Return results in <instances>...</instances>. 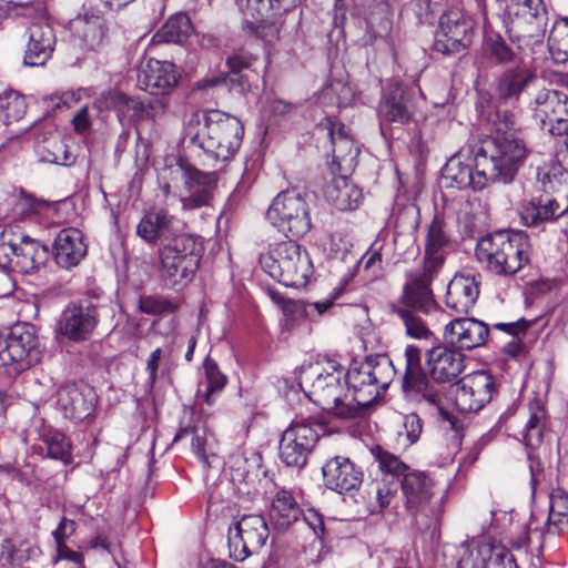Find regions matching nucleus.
<instances>
[{
  "instance_id": "f257e3e1",
  "label": "nucleus",
  "mask_w": 568,
  "mask_h": 568,
  "mask_svg": "<svg viewBox=\"0 0 568 568\" xmlns=\"http://www.w3.org/2000/svg\"><path fill=\"white\" fill-rule=\"evenodd\" d=\"M437 271L438 260L434 258L406 273L399 298L389 305L390 315L412 338L428 339L433 335L418 313L429 314L436 308L432 282Z\"/></svg>"
},
{
  "instance_id": "f03ea898",
  "label": "nucleus",
  "mask_w": 568,
  "mask_h": 568,
  "mask_svg": "<svg viewBox=\"0 0 568 568\" xmlns=\"http://www.w3.org/2000/svg\"><path fill=\"white\" fill-rule=\"evenodd\" d=\"M190 123L192 142L209 156L217 161L230 160L239 150L244 128L240 119L219 110L204 111L194 115Z\"/></svg>"
},
{
  "instance_id": "7ed1b4c3",
  "label": "nucleus",
  "mask_w": 568,
  "mask_h": 568,
  "mask_svg": "<svg viewBox=\"0 0 568 568\" xmlns=\"http://www.w3.org/2000/svg\"><path fill=\"white\" fill-rule=\"evenodd\" d=\"M529 241L523 232L497 231L476 245L477 261L496 275H514L529 261Z\"/></svg>"
},
{
  "instance_id": "20e7f679",
  "label": "nucleus",
  "mask_w": 568,
  "mask_h": 568,
  "mask_svg": "<svg viewBox=\"0 0 568 568\" xmlns=\"http://www.w3.org/2000/svg\"><path fill=\"white\" fill-rule=\"evenodd\" d=\"M300 386L310 400L334 416L343 419L359 416V406L351 398L341 372L320 373L318 367L310 368L302 375Z\"/></svg>"
},
{
  "instance_id": "39448f33",
  "label": "nucleus",
  "mask_w": 568,
  "mask_h": 568,
  "mask_svg": "<svg viewBox=\"0 0 568 568\" xmlns=\"http://www.w3.org/2000/svg\"><path fill=\"white\" fill-rule=\"evenodd\" d=\"M260 263L272 278L291 287L304 286L313 273L308 253L291 240L270 245Z\"/></svg>"
},
{
  "instance_id": "423d86ee",
  "label": "nucleus",
  "mask_w": 568,
  "mask_h": 568,
  "mask_svg": "<svg viewBox=\"0 0 568 568\" xmlns=\"http://www.w3.org/2000/svg\"><path fill=\"white\" fill-rule=\"evenodd\" d=\"M528 148L523 136H493L486 149L478 152L481 173L490 182L509 183L517 175L528 156Z\"/></svg>"
},
{
  "instance_id": "0eeeda50",
  "label": "nucleus",
  "mask_w": 568,
  "mask_h": 568,
  "mask_svg": "<svg viewBox=\"0 0 568 568\" xmlns=\"http://www.w3.org/2000/svg\"><path fill=\"white\" fill-rule=\"evenodd\" d=\"M393 375L392 362L386 356L367 357L347 372L346 384L359 414L389 386Z\"/></svg>"
},
{
  "instance_id": "6e6552de",
  "label": "nucleus",
  "mask_w": 568,
  "mask_h": 568,
  "mask_svg": "<svg viewBox=\"0 0 568 568\" xmlns=\"http://www.w3.org/2000/svg\"><path fill=\"white\" fill-rule=\"evenodd\" d=\"M201 250L196 241L186 234L169 240L159 251L161 278L169 286L189 282L199 267Z\"/></svg>"
},
{
  "instance_id": "1a4fd4ad",
  "label": "nucleus",
  "mask_w": 568,
  "mask_h": 568,
  "mask_svg": "<svg viewBox=\"0 0 568 568\" xmlns=\"http://www.w3.org/2000/svg\"><path fill=\"white\" fill-rule=\"evenodd\" d=\"M406 369L403 379L405 397L433 413L445 414L448 409V399L442 389L436 386L420 367V351L416 346L405 349Z\"/></svg>"
},
{
  "instance_id": "9d476101",
  "label": "nucleus",
  "mask_w": 568,
  "mask_h": 568,
  "mask_svg": "<svg viewBox=\"0 0 568 568\" xmlns=\"http://www.w3.org/2000/svg\"><path fill=\"white\" fill-rule=\"evenodd\" d=\"M42 355L40 338L30 324L18 323L7 335L0 336V367L13 366L21 372L40 363Z\"/></svg>"
},
{
  "instance_id": "9b49d317",
  "label": "nucleus",
  "mask_w": 568,
  "mask_h": 568,
  "mask_svg": "<svg viewBox=\"0 0 568 568\" xmlns=\"http://www.w3.org/2000/svg\"><path fill=\"white\" fill-rule=\"evenodd\" d=\"M266 217L286 236L301 237L311 230L308 206L296 190L278 193L272 201Z\"/></svg>"
},
{
  "instance_id": "f8f14e48",
  "label": "nucleus",
  "mask_w": 568,
  "mask_h": 568,
  "mask_svg": "<svg viewBox=\"0 0 568 568\" xmlns=\"http://www.w3.org/2000/svg\"><path fill=\"white\" fill-rule=\"evenodd\" d=\"M508 32L517 40H539L545 36L548 12L544 0H509Z\"/></svg>"
},
{
  "instance_id": "ddd939ff",
  "label": "nucleus",
  "mask_w": 568,
  "mask_h": 568,
  "mask_svg": "<svg viewBox=\"0 0 568 568\" xmlns=\"http://www.w3.org/2000/svg\"><path fill=\"white\" fill-rule=\"evenodd\" d=\"M474 34V22L455 6L446 10L439 19V32L434 43L437 52L454 54L470 45Z\"/></svg>"
},
{
  "instance_id": "4468645a",
  "label": "nucleus",
  "mask_w": 568,
  "mask_h": 568,
  "mask_svg": "<svg viewBox=\"0 0 568 568\" xmlns=\"http://www.w3.org/2000/svg\"><path fill=\"white\" fill-rule=\"evenodd\" d=\"M270 529L261 515H244L229 530L231 556L239 561L257 552L266 542Z\"/></svg>"
},
{
  "instance_id": "2eb2a0df",
  "label": "nucleus",
  "mask_w": 568,
  "mask_h": 568,
  "mask_svg": "<svg viewBox=\"0 0 568 568\" xmlns=\"http://www.w3.org/2000/svg\"><path fill=\"white\" fill-rule=\"evenodd\" d=\"M532 116L551 135L568 132V94L550 89L539 90L530 102Z\"/></svg>"
},
{
  "instance_id": "dca6fc26",
  "label": "nucleus",
  "mask_w": 568,
  "mask_h": 568,
  "mask_svg": "<svg viewBox=\"0 0 568 568\" xmlns=\"http://www.w3.org/2000/svg\"><path fill=\"white\" fill-rule=\"evenodd\" d=\"M454 404L462 413L480 410L496 392L495 379L486 371H476L462 377L450 386Z\"/></svg>"
},
{
  "instance_id": "f3484780",
  "label": "nucleus",
  "mask_w": 568,
  "mask_h": 568,
  "mask_svg": "<svg viewBox=\"0 0 568 568\" xmlns=\"http://www.w3.org/2000/svg\"><path fill=\"white\" fill-rule=\"evenodd\" d=\"M317 440L318 434L308 422H292L280 440L281 460L290 467H304Z\"/></svg>"
},
{
  "instance_id": "a211bd4d",
  "label": "nucleus",
  "mask_w": 568,
  "mask_h": 568,
  "mask_svg": "<svg viewBox=\"0 0 568 568\" xmlns=\"http://www.w3.org/2000/svg\"><path fill=\"white\" fill-rule=\"evenodd\" d=\"M465 359L464 353L447 343L432 347L426 353V365L432 378L430 382L445 394L442 385L457 381L465 368Z\"/></svg>"
},
{
  "instance_id": "6ab92c4d",
  "label": "nucleus",
  "mask_w": 568,
  "mask_h": 568,
  "mask_svg": "<svg viewBox=\"0 0 568 568\" xmlns=\"http://www.w3.org/2000/svg\"><path fill=\"white\" fill-rule=\"evenodd\" d=\"M489 332L488 325L479 320L458 317L446 324L443 336L445 343L464 353L485 345Z\"/></svg>"
},
{
  "instance_id": "aec40b11",
  "label": "nucleus",
  "mask_w": 568,
  "mask_h": 568,
  "mask_svg": "<svg viewBox=\"0 0 568 568\" xmlns=\"http://www.w3.org/2000/svg\"><path fill=\"white\" fill-rule=\"evenodd\" d=\"M98 324V310L93 304H69L61 314L59 331L69 339H87Z\"/></svg>"
},
{
  "instance_id": "412c9836",
  "label": "nucleus",
  "mask_w": 568,
  "mask_h": 568,
  "mask_svg": "<svg viewBox=\"0 0 568 568\" xmlns=\"http://www.w3.org/2000/svg\"><path fill=\"white\" fill-rule=\"evenodd\" d=\"M458 568H517L514 556L501 546L471 542L464 551Z\"/></svg>"
},
{
  "instance_id": "4be33fe9",
  "label": "nucleus",
  "mask_w": 568,
  "mask_h": 568,
  "mask_svg": "<svg viewBox=\"0 0 568 568\" xmlns=\"http://www.w3.org/2000/svg\"><path fill=\"white\" fill-rule=\"evenodd\" d=\"M322 471L326 487L339 494L357 489L363 480L362 470L347 457L329 459Z\"/></svg>"
},
{
  "instance_id": "5701e85b",
  "label": "nucleus",
  "mask_w": 568,
  "mask_h": 568,
  "mask_svg": "<svg viewBox=\"0 0 568 568\" xmlns=\"http://www.w3.org/2000/svg\"><path fill=\"white\" fill-rule=\"evenodd\" d=\"M481 171L483 166L478 164V153L475 156V170L471 164L464 163L459 158L453 156L444 166L443 180L448 187L481 190L490 181Z\"/></svg>"
},
{
  "instance_id": "b1692460",
  "label": "nucleus",
  "mask_w": 568,
  "mask_h": 568,
  "mask_svg": "<svg viewBox=\"0 0 568 568\" xmlns=\"http://www.w3.org/2000/svg\"><path fill=\"white\" fill-rule=\"evenodd\" d=\"M325 129L328 132L333 148V163L337 165L339 171L348 172L353 170L359 151L354 145V141L345 125L332 118H327Z\"/></svg>"
},
{
  "instance_id": "393cba45",
  "label": "nucleus",
  "mask_w": 568,
  "mask_h": 568,
  "mask_svg": "<svg viewBox=\"0 0 568 568\" xmlns=\"http://www.w3.org/2000/svg\"><path fill=\"white\" fill-rule=\"evenodd\" d=\"M72 37L79 41V45L94 50L99 48L105 38V21L95 11L85 10L69 22Z\"/></svg>"
},
{
  "instance_id": "a878e982",
  "label": "nucleus",
  "mask_w": 568,
  "mask_h": 568,
  "mask_svg": "<svg viewBox=\"0 0 568 568\" xmlns=\"http://www.w3.org/2000/svg\"><path fill=\"white\" fill-rule=\"evenodd\" d=\"M88 252L83 234L78 229L61 230L53 243L55 263L62 268H71L80 264Z\"/></svg>"
},
{
  "instance_id": "bb28decb",
  "label": "nucleus",
  "mask_w": 568,
  "mask_h": 568,
  "mask_svg": "<svg viewBox=\"0 0 568 568\" xmlns=\"http://www.w3.org/2000/svg\"><path fill=\"white\" fill-rule=\"evenodd\" d=\"M174 64L150 59L139 77V85L150 94H168L176 84Z\"/></svg>"
},
{
  "instance_id": "cd10ccee",
  "label": "nucleus",
  "mask_w": 568,
  "mask_h": 568,
  "mask_svg": "<svg viewBox=\"0 0 568 568\" xmlns=\"http://www.w3.org/2000/svg\"><path fill=\"white\" fill-rule=\"evenodd\" d=\"M55 36L50 24L45 22L32 23L28 29L24 63L31 67L44 64L53 52Z\"/></svg>"
},
{
  "instance_id": "c85d7f7f",
  "label": "nucleus",
  "mask_w": 568,
  "mask_h": 568,
  "mask_svg": "<svg viewBox=\"0 0 568 568\" xmlns=\"http://www.w3.org/2000/svg\"><path fill=\"white\" fill-rule=\"evenodd\" d=\"M85 390L87 393L77 385H64L59 388L57 403L65 418L80 422L91 415L93 396L91 389Z\"/></svg>"
},
{
  "instance_id": "c756f323",
  "label": "nucleus",
  "mask_w": 568,
  "mask_h": 568,
  "mask_svg": "<svg viewBox=\"0 0 568 568\" xmlns=\"http://www.w3.org/2000/svg\"><path fill=\"white\" fill-rule=\"evenodd\" d=\"M184 185L189 192L181 199L184 210H195L209 204L215 185V176L196 169H186L184 172Z\"/></svg>"
},
{
  "instance_id": "7c9ffc66",
  "label": "nucleus",
  "mask_w": 568,
  "mask_h": 568,
  "mask_svg": "<svg viewBox=\"0 0 568 568\" xmlns=\"http://www.w3.org/2000/svg\"><path fill=\"white\" fill-rule=\"evenodd\" d=\"M478 295L479 287L474 276L455 275L447 286L445 304L457 314L468 313Z\"/></svg>"
},
{
  "instance_id": "2f4dec72",
  "label": "nucleus",
  "mask_w": 568,
  "mask_h": 568,
  "mask_svg": "<svg viewBox=\"0 0 568 568\" xmlns=\"http://www.w3.org/2000/svg\"><path fill=\"white\" fill-rule=\"evenodd\" d=\"M274 529L283 531L302 517V509L292 491L280 488L273 495L268 510Z\"/></svg>"
},
{
  "instance_id": "473e14b6",
  "label": "nucleus",
  "mask_w": 568,
  "mask_h": 568,
  "mask_svg": "<svg viewBox=\"0 0 568 568\" xmlns=\"http://www.w3.org/2000/svg\"><path fill=\"white\" fill-rule=\"evenodd\" d=\"M402 489L408 509L422 510L434 495L433 479L422 471L405 474L402 481Z\"/></svg>"
},
{
  "instance_id": "72a5a7b5",
  "label": "nucleus",
  "mask_w": 568,
  "mask_h": 568,
  "mask_svg": "<svg viewBox=\"0 0 568 568\" xmlns=\"http://www.w3.org/2000/svg\"><path fill=\"white\" fill-rule=\"evenodd\" d=\"M324 194L326 201L339 211L355 210L363 201L362 190L344 175L334 178Z\"/></svg>"
},
{
  "instance_id": "f704fd0d",
  "label": "nucleus",
  "mask_w": 568,
  "mask_h": 568,
  "mask_svg": "<svg viewBox=\"0 0 568 568\" xmlns=\"http://www.w3.org/2000/svg\"><path fill=\"white\" fill-rule=\"evenodd\" d=\"M535 79V73L525 65L508 68L496 80V94L499 100L518 101Z\"/></svg>"
},
{
  "instance_id": "c9c22d12",
  "label": "nucleus",
  "mask_w": 568,
  "mask_h": 568,
  "mask_svg": "<svg viewBox=\"0 0 568 568\" xmlns=\"http://www.w3.org/2000/svg\"><path fill=\"white\" fill-rule=\"evenodd\" d=\"M172 225L173 216L165 210H153L141 219L136 226V234L146 243L156 244L159 240L170 234Z\"/></svg>"
},
{
  "instance_id": "e433bc0d",
  "label": "nucleus",
  "mask_w": 568,
  "mask_h": 568,
  "mask_svg": "<svg viewBox=\"0 0 568 568\" xmlns=\"http://www.w3.org/2000/svg\"><path fill=\"white\" fill-rule=\"evenodd\" d=\"M381 111L387 121L404 124L414 114V103L405 91L397 87L385 97Z\"/></svg>"
},
{
  "instance_id": "4c0bfd02",
  "label": "nucleus",
  "mask_w": 568,
  "mask_h": 568,
  "mask_svg": "<svg viewBox=\"0 0 568 568\" xmlns=\"http://www.w3.org/2000/svg\"><path fill=\"white\" fill-rule=\"evenodd\" d=\"M192 33V24L184 13L172 16L154 34V42L182 43Z\"/></svg>"
},
{
  "instance_id": "58836bf2",
  "label": "nucleus",
  "mask_w": 568,
  "mask_h": 568,
  "mask_svg": "<svg viewBox=\"0 0 568 568\" xmlns=\"http://www.w3.org/2000/svg\"><path fill=\"white\" fill-rule=\"evenodd\" d=\"M548 534L568 532V495L557 490L550 495Z\"/></svg>"
},
{
  "instance_id": "ea45409f",
  "label": "nucleus",
  "mask_w": 568,
  "mask_h": 568,
  "mask_svg": "<svg viewBox=\"0 0 568 568\" xmlns=\"http://www.w3.org/2000/svg\"><path fill=\"white\" fill-rule=\"evenodd\" d=\"M531 325V322L519 318L515 322H499L493 324V329L499 331L508 335L511 339L504 345V352L511 357H516L524 352L523 336Z\"/></svg>"
},
{
  "instance_id": "a19ab883",
  "label": "nucleus",
  "mask_w": 568,
  "mask_h": 568,
  "mask_svg": "<svg viewBox=\"0 0 568 568\" xmlns=\"http://www.w3.org/2000/svg\"><path fill=\"white\" fill-rule=\"evenodd\" d=\"M447 243L448 235L445 229V224L440 219L435 217L428 227L424 262L436 258L438 260L439 268L444 262V256L440 252L447 245Z\"/></svg>"
},
{
  "instance_id": "79ce46f5",
  "label": "nucleus",
  "mask_w": 568,
  "mask_h": 568,
  "mask_svg": "<svg viewBox=\"0 0 568 568\" xmlns=\"http://www.w3.org/2000/svg\"><path fill=\"white\" fill-rule=\"evenodd\" d=\"M44 254V248L38 242L29 236H23L20 243L17 244L16 267L21 272H30L42 263Z\"/></svg>"
},
{
  "instance_id": "37998d69",
  "label": "nucleus",
  "mask_w": 568,
  "mask_h": 568,
  "mask_svg": "<svg viewBox=\"0 0 568 568\" xmlns=\"http://www.w3.org/2000/svg\"><path fill=\"white\" fill-rule=\"evenodd\" d=\"M371 453L383 476L382 478L387 479V477H392L390 480H395L399 478V476L407 474L408 466L398 456L385 450L378 445L372 447Z\"/></svg>"
},
{
  "instance_id": "c03bdc74",
  "label": "nucleus",
  "mask_w": 568,
  "mask_h": 568,
  "mask_svg": "<svg viewBox=\"0 0 568 568\" xmlns=\"http://www.w3.org/2000/svg\"><path fill=\"white\" fill-rule=\"evenodd\" d=\"M95 106L100 110H115L119 118L124 115L130 110L140 112L142 104L120 91H108L102 93L94 102Z\"/></svg>"
},
{
  "instance_id": "a18cd8bd",
  "label": "nucleus",
  "mask_w": 568,
  "mask_h": 568,
  "mask_svg": "<svg viewBox=\"0 0 568 568\" xmlns=\"http://www.w3.org/2000/svg\"><path fill=\"white\" fill-rule=\"evenodd\" d=\"M210 88H221L241 94L248 88V80L243 74L230 71L227 73L203 79L194 85V89L196 90H206Z\"/></svg>"
},
{
  "instance_id": "49530a36",
  "label": "nucleus",
  "mask_w": 568,
  "mask_h": 568,
  "mask_svg": "<svg viewBox=\"0 0 568 568\" xmlns=\"http://www.w3.org/2000/svg\"><path fill=\"white\" fill-rule=\"evenodd\" d=\"M397 491L396 480H387L385 478L373 479L367 486V497L371 501H375V507L379 510L386 508Z\"/></svg>"
},
{
  "instance_id": "de8ad7c7",
  "label": "nucleus",
  "mask_w": 568,
  "mask_h": 568,
  "mask_svg": "<svg viewBox=\"0 0 568 568\" xmlns=\"http://www.w3.org/2000/svg\"><path fill=\"white\" fill-rule=\"evenodd\" d=\"M548 41L550 51L556 60H568V18H561L555 22Z\"/></svg>"
},
{
  "instance_id": "09e8293b",
  "label": "nucleus",
  "mask_w": 568,
  "mask_h": 568,
  "mask_svg": "<svg viewBox=\"0 0 568 568\" xmlns=\"http://www.w3.org/2000/svg\"><path fill=\"white\" fill-rule=\"evenodd\" d=\"M557 209L558 204L552 200L545 204L531 201L524 207L521 217L527 226H536L541 222L551 220Z\"/></svg>"
},
{
  "instance_id": "8fccbe9b",
  "label": "nucleus",
  "mask_w": 568,
  "mask_h": 568,
  "mask_svg": "<svg viewBox=\"0 0 568 568\" xmlns=\"http://www.w3.org/2000/svg\"><path fill=\"white\" fill-rule=\"evenodd\" d=\"M26 110V100L17 92H8L0 99V119L7 124L22 119Z\"/></svg>"
},
{
  "instance_id": "3c124183",
  "label": "nucleus",
  "mask_w": 568,
  "mask_h": 568,
  "mask_svg": "<svg viewBox=\"0 0 568 568\" xmlns=\"http://www.w3.org/2000/svg\"><path fill=\"white\" fill-rule=\"evenodd\" d=\"M529 410L530 415L526 424L525 440L528 445H535L541 442L545 426V409L536 402L530 405Z\"/></svg>"
},
{
  "instance_id": "603ef678",
  "label": "nucleus",
  "mask_w": 568,
  "mask_h": 568,
  "mask_svg": "<svg viewBox=\"0 0 568 568\" xmlns=\"http://www.w3.org/2000/svg\"><path fill=\"white\" fill-rule=\"evenodd\" d=\"M204 369L206 379L204 399L209 405H212L214 394L221 392L226 385V377L220 372L216 363L211 359L205 361Z\"/></svg>"
},
{
  "instance_id": "864d4df0",
  "label": "nucleus",
  "mask_w": 568,
  "mask_h": 568,
  "mask_svg": "<svg viewBox=\"0 0 568 568\" xmlns=\"http://www.w3.org/2000/svg\"><path fill=\"white\" fill-rule=\"evenodd\" d=\"M182 439H190L191 447L194 454L201 458L205 459V445H206V430L200 427H186L182 428L174 437V442H180Z\"/></svg>"
},
{
  "instance_id": "5fc2aeb1",
  "label": "nucleus",
  "mask_w": 568,
  "mask_h": 568,
  "mask_svg": "<svg viewBox=\"0 0 568 568\" xmlns=\"http://www.w3.org/2000/svg\"><path fill=\"white\" fill-rule=\"evenodd\" d=\"M48 455L51 458L69 463L71 458V445L69 439L61 433H53L45 437Z\"/></svg>"
},
{
  "instance_id": "6e6d98bb",
  "label": "nucleus",
  "mask_w": 568,
  "mask_h": 568,
  "mask_svg": "<svg viewBox=\"0 0 568 568\" xmlns=\"http://www.w3.org/2000/svg\"><path fill=\"white\" fill-rule=\"evenodd\" d=\"M486 51L497 63L506 64L515 60V53L499 36H489L486 40Z\"/></svg>"
},
{
  "instance_id": "4d7b16f0",
  "label": "nucleus",
  "mask_w": 568,
  "mask_h": 568,
  "mask_svg": "<svg viewBox=\"0 0 568 568\" xmlns=\"http://www.w3.org/2000/svg\"><path fill=\"white\" fill-rule=\"evenodd\" d=\"M494 128H495L494 136H507V135L521 136V132L517 128L516 115L513 111L498 110L496 112V120L494 121Z\"/></svg>"
},
{
  "instance_id": "13d9d810",
  "label": "nucleus",
  "mask_w": 568,
  "mask_h": 568,
  "mask_svg": "<svg viewBox=\"0 0 568 568\" xmlns=\"http://www.w3.org/2000/svg\"><path fill=\"white\" fill-rule=\"evenodd\" d=\"M351 91L348 88H346L344 84L337 82L333 83L329 87L325 88L321 93V101L322 103L329 102L331 104L336 105L337 108H341L346 104L347 98L349 95Z\"/></svg>"
},
{
  "instance_id": "bf43d9fd",
  "label": "nucleus",
  "mask_w": 568,
  "mask_h": 568,
  "mask_svg": "<svg viewBox=\"0 0 568 568\" xmlns=\"http://www.w3.org/2000/svg\"><path fill=\"white\" fill-rule=\"evenodd\" d=\"M139 308L142 313L150 315L172 313L174 311L170 302L156 296H142L139 301Z\"/></svg>"
},
{
  "instance_id": "052dcab7",
  "label": "nucleus",
  "mask_w": 568,
  "mask_h": 568,
  "mask_svg": "<svg viewBox=\"0 0 568 568\" xmlns=\"http://www.w3.org/2000/svg\"><path fill=\"white\" fill-rule=\"evenodd\" d=\"M272 298L280 302L277 294H272ZM281 303L284 314L292 317V321L308 316L307 302L305 301L281 300Z\"/></svg>"
},
{
  "instance_id": "680f3d73",
  "label": "nucleus",
  "mask_w": 568,
  "mask_h": 568,
  "mask_svg": "<svg viewBox=\"0 0 568 568\" xmlns=\"http://www.w3.org/2000/svg\"><path fill=\"white\" fill-rule=\"evenodd\" d=\"M404 433H399V436L405 435L406 440L409 445L416 443L422 433V420L416 414H409L404 417Z\"/></svg>"
},
{
  "instance_id": "e2e57ef3",
  "label": "nucleus",
  "mask_w": 568,
  "mask_h": 568,
  "mask_svg": "<svg viewBox=\"0 0 568 568\" xmlns=\"http://www.w3.org/2000/svg\"><path fill=\"white\" fill-rule=\"evenodd\" d=\"M63 560L70 561L73 565L72 568H81L82 555L68 548L64 542H60L57 544V556L53 561L58 565Z\"/></svg>"
},
{
  "instance_id": "0e129e2a",
  "label": "nucleus",
  "mask_w": 568,
  "mask_h": 568,
  "mask_svg": "<svg viewBox=\"0 0 568 568\" xmlns=\"http://www.w3.org/2000/svg\"><path fill=\"white\" fill-rule=\"evenodd\" d=\"M254 60L255 58L252 54L240 52L229 57L226 64L231 72L241 74L243 70L248 69L252 65Z\"/></svg>"
},
{
  "instance_id": "69168bd1",
  "label": "nucleus",
  "mask_w": 568,
  "mask_h": 568,
  "mask_svg": "<svg viewBox=\"0 0 568 568\" xmlns=\"http://www.w3.org/2000/svg\"><path fill=\"white\" fill-rule=\"evenodd\" d=\"M74 131L78 134H85L92 126V119L89 114L88 106H82L71 120Z\"/></svg>"
},
{
  "instance_id": "338daca9",
  "label": "nucleus",
  "mask_w": 568,
  "mask_h": 568,
  "mask_svg": "<svg viewBox=\"0 0 568 568\" xmlns=\"http://www.w3.org/2000/svg\"><path fill=\"white\" fill-rule=\"evenodd\" d=\"M17 261V244L6 243L0 244V266L3 270H8L16 266Z\"/></svg>"
},
{
  "instance_id": "774afa93",
  "label": "nucleus",
  "mask_w": 568,
  "mask_h": 568,
  "mask_svg": "<svg viewBox=\"0 0 568 568\" xmlns=\"http://www.w3.org/2000/svg\"><path fill=\"white\" fill-rule=\"evenodd\" d=\"M246 7L251 17L258 20L264 18V16L274 8V4L272 0H247Z\"/></svg>"
}]
</instances>
